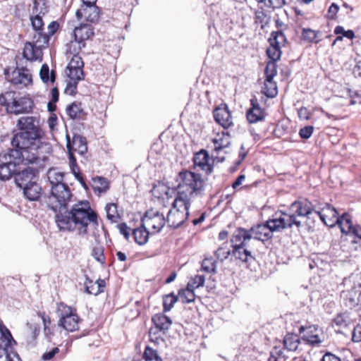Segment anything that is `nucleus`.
<instances>
[{"mask_svg": "<svg viewBox=\"0 0 361 361\" xmlns=\"http://www.w3.org/2000/svg\"><path fill=\"white\" fill-rule=\"evenodd\" d=\"M16 127L18 132L12 138L13 148L9 152L12 161L0 164L1 180H8L16 176L17 164L42 168L47 160L49 145L43 141L44 132L39 119L33 116H23L18 119Z\"/></svg>", "mask_w": 361, "mask_h": 361, "instance_id": "nucleus-1", "label": "nucleus"}, {"mask_svg": "<svg viewBox=\"0 0 361 361\" xmlns=\"http://www.w3.org/2000/svg\"><path fill=\"white\" fill-rule=\"evenodd\" d=\"M55 221L60 230L76 231L80 235L87 234L90 225L99 226V215L87 200L75 203L66 214H56Z\"/></svg>", "mask_w": 361, "mask_h": 361, "instance_id": "nucleus-2", "label": "nucleus"}, {"mask_svg": "<svg viewBox=\"0 0 361 361\" xmlns=\"http://www.w3.org/2000/svg\"><path fill=\"white\" fill-rule=\"evenodd\" d=\"M232 255L235 259L249 265L255 261L250 246V236L245 228H238L232 234L231 238Z\"/></svg>", "mask_w": 361, "mask_h": 361, "instance_id": "nucleus-3", "label": "nucleus"}, {"mask_svg": "<svg viewBox=\"0 0 361 361\" xmlns=\"http://www.w3.org/2000/svg\"><path fill=\"white\" fill-rule=\"evenodd\" d=\"M178 177L180 181L176 197L190 202L192 197L202 194L204 183L200 174L185 171L180 172Z\"/></svg>", "mask_w": 361, "mask_h": 361, "instance_id": "nucleus-4", "label": "nucleus"}, {"mask_svg": "<svg viewBox=\"0 0 361 361\" xmlns=\"http://www.w3.org/2000/svg\"><path fill=\"white\" fill-rule=\"evenodd\" d=\"M0 106H4L8 114L19 115L31 113L35 104L27 97H20L15 91H7L0 94Z\"/></svg>", "mask_w": 361, "mask_h": 361, "instance_id": "nucleus-5", "label": "nucleus"}, {"mask_svg": "<svg viewBox=\"0 0 361 361\" xmlns=\"http://www.w3.org/2000/svg\"><path fill=\"white\" fill-rule=\"evenodd\" d=\"M171 205V207L167 212L166 219L164 216V211L161 212L162 221H164V224L166 223L169 227L177 228L188 219L190 202L176 197Z\"/></svg>", "mask_w": 361, "mask_h": 361, "instance_id": "nucleus-6", "label": "nucleus"}, {"mask_svg": "<svg viewBox=\"0 0 361 361\" xmlns=\"http://www.w3.org/2000/svg\"><path fill=\"white\" fill-rule=\"evenodd\" d=\"M59 326L68 331H75L79 329L80 317L76 308L61 302L57 305Z\"/></svg>", "mask_w": 361, "mask_h": 361, "instance_id": "nucleus-7", "label": "nucleus"}, {"mask_svg": "<svg viewBox=\"0 0 361 361\" xmlns=\"http://www.w3.org/2000/svg\"><path fill=\"white\" fill-rule=\"evenodd\" d=\"M71 191L67 184L51 187V195L47 197V205L54 212L59 213L65 208L72 197Z\"/></svg>", "mask_w": 361, "mask_h": 361, "instance_id": "nucleus-8", "label": "nucleus"}, {"mask_svg": "<svg viewBox=\"0 0 361 361\" xmlns=\"http://www.w3.org/2000/svg\"><path fill=\"white\" fill-rule=\"evenodd\" d=\"M269 223L273 225L272 229L275 232H279L284 229L293 228L295 226L298 231H300L302 226V224L300 219H297L296 216L291 214L288 210L286 212H280L276 213L272 219H269Z\"/></svg>", "mask_w": 361, "mask_h": 361, "instance_id": "nucleus-9", "label": "nucleus"}, {"mask_svg": "<svg viewBox=\"0 0 361 361\" xmlns=\"http://www.w3.org/2000/svg\"><path fill=\"white\" fill-rule=\"evenodd\" d=\"M7 80L12 84L26 87L32 85V75L30 70L25 67L16 68L11 74H6Z\"/></svg>", "mask_w": 361, "mask_h": 361, "instance_id": "nucleus-10", "label": "nucleus"}, {"mask_svg": "<svg viewBox=\"0 0 361 361\" xmlns=\"http://www.w3.org/2000/svg\"><path fill=\"white\" fill-rule=\"evenodd\" d=\"M273 225L269 223V219L267 220L264 224H257L252 226L250 229H246L252 238L258 240L262 242L267 241L273 238V233L275 230L272 229Z\"/></svg>", "mask_w": 361, "mask_h": 361, "instance_id": "nucleus-11", "label": "nucleus"}, {"mask_svg": "<svg viewBox=\"0 0 361 361\" xmlns=\"http://www.w3.org/2000/svg\"><path fill=\"white\" fill-rule=\"evenodd\" d=\"M48 46L42 42H38L33 38V42L25 43L23 49V57L29 61H42L43 56L42 48Z\"/></svg>", "mask_w": 361, "mask_h": 361, "instance_id": "nucleus-12", "label": "nucleus"}, {"mask_svg": "<svg viewBox=\"0 0 361 361\" xmlns=\"http://www.w3.org/2000/svg\"><path fill=\"white\" fill-rule=\"evenodd\" d=\"M288 211L295 215L297 219L300 217L310 218L312 213H315L314 206L307 199L293 202L289 207Z\"/></svg>", "mask_w": 361, "mask_h": 361, "instance_id": "nucleus-13", "label": "nucleus"}, {"mask_svg": "<svg viewBox=\"0 0 361 361\" xmlns=\"http://www.w3.org/2000/svg\"><path fill=\"white\" fill-rule=\"evenodd\" d=\"M319 332H321V331L316 325H310L307 327L301 326L299 328L300 334H302L301 338L305 341L306 343L313 347L319 346L324 341L321 337L322 334H319Z\"/></svg>", "mask_w": 361, "mask_h": 361, "instance_id": "nucleus-14", "label": "nucleus"}, {"mask_svg": "<svg viewBox=\"0 0 361 361\" xmlns=\"http://www.w3.org/2000/svg\"><path fill=\"white\" fill-rule=\"evenodd\" d=\"M151 225L154 228H156V226L151 224V219L148 217V213L147 212L145 216L142 219L140 226L133 229L132 235L136 243L142 245L147 242L149 233L147 231L146 226Z\"/></svg>", "mask_w": 361, "mask_h": 361, "instance_id": "nucleus-15", "label": "nucleus"}, {"mask_svg": "<svg viewBox=\"0 0 361 361\" xmlns=\"http://www.w3.org/2000/svg\"><path fill=\"white\" fill-rule=\"evenodd\" d=\"M213 114L215 121L224 129H228L233 126L231 112L226 104H221L214 109Z\"/></svg>", "mask_w": 361, "mask_h": 361, "instance_id": "nucleus-16", "label": "nucleus"}, {"mask_svg": "<svg viewBox=\"0 0 361 361\" xmlns=\"http://www.w3.org/2000/svg\"><path fill=\"white\" fill-rule=\"evenodd\" d=\"M17 344L16 341L13 338L10 331L4 324L2 321H0V358L6 355L10 348Z\"/></svg>", "mask_w": 361, "mask_h": 361, "instance_id": "nucleus-17", "label": "nucleus"}, {"mask_svg": "<svg viewBox=\"0 0 361 361\" xmlns=\"http://www.w3.org/2000/svg\"><path fill=\"white\" fill-rule=\"evenodd\" d=\"M38 170L32 167H27L16 173L15 182L18 187L21 189L25 186L31 184L37 179Z\"/></svg>", "mask_w": 361, "mask_h": 361, "instance_id": "nucleus-18", "label": "nucleus"}, {"mask_svg": "<svg viewBox=\"0 0 361 361\" xmlns=\"http://www.w3.org/2000/svg\"><path fill=\"white\" fill-rule=\"evenodd\" d=\"M75 15L78 20L85 18L87 21L95 23L99 18V9L94 4H82L78 10H77Z\"/></svg>", "mask_w": 361, "mask_h": 361, "instance_id": "nucleus-19", "label": "nucleus"}, {"mask_svg": "<svg viewBox=\"0 0 361 361\" xmlns=\"http://www.w3.org/2000/svg\"><path fill=\"white\" fill-rule=\"evenodd\" d=\"M74 39L86 46V41L92 39L94 35V27L90 24L82 23L73 30Z\"/></svg>", "mask_w": 361, "mask_h": 361, "instance_id": "nucleus-20", "label": "nucleus"}, {"mask_svg": "<svg viewBox=\"0 0 361 361\" xmlns=\"http://www.w3.org/2000/svg\"><path fill=\"white\" fill-rule=\"evenodd\" d=\"M195 168L209 173L212 171V165L209 164V156L208 152L204 149H201L196 153L193 158Z\"/></svg>", "mask_w": 361, "mask_h": 361, "instance_id": "nucleus-21", "label": "nucleus"}, {"mask_svg": "<svg viewBox=\"0 0 361 361\" xmlns=\"http://www.w3.org/2000/svg\"><path fill=\"white\" fill-rule=\"evenodd\" d=\"M66 112L68 117L74 121H81L87 118V113L82 106L81 102H73L66 108Z\"/></svg>", "mask_w": 361, "mask_h": 361, "instance_id": "nucleus-22", "label": "nucleus"}, {"mask_svg": "<svg viewBox=\"0 0 361 361\" xmlns=\"http://www.w3.org/2000/svg\"><path fill=\"white\" fill-rule=\"evenodd\" d=\"M252 108L247 110L246 117L249 123H254L261 121L265 118L264 110L259 106L257 99L250 100Z\"/></svg>", "mask_w": 361, "mask_h": 361, "instance_id": "nucleus-23", "label": "nucleus"}, {"mask_svg": "<svg viewBox=\"0 0 361 361\" xmlns=\"http://www.w3.org/2000/svg\"><path fill=\"white\" fill-rule=\"evenodd\" d=\"M85 291L88 294L97 295L104 291L106 282L104 279H99L94 281L87 278L85 282Z\"/></svg>", "mask_w": 361, "mask_h": 361, "instance_id": "nucleus-24", "label": "nucleus"}, {"mask_svg": "<svg viewBox=\"0 0 361 361\" xmlns=\"http://www.w3.org/2000/svg\"><path fill=\"white\" fill-rule=\"evenodd\" d=\"M24 196L30 201H37L42 194V187L37 180L22 188Z\"/></svg>", "mask_w": 361, "mask_h": 361, "instance_id": "nucleus-25", "label": "nucleus"}, {"mask_svg": "<svg viewBox=\"0 0 361 361\" xmlns=\"http://www.w3.org/2000/svg\"><path fill=\"white\" fill-rule=\"evenodd\" d=\"M92 187L94 192L100 196L109 190L110 182L104 177L96 176L92 179Z\"/></svg>", "mask_w": 361, "mask_h": 361, "instance_id": "nucleus-26", "label": "nucleus"}, {"mask_svg": "<svg viewBox=\"0 0 361 361\" xmlns=\"http://www.w3.org/2000/svg\"><path fill=\"white\" fill-rule=\"evenodd\" d=\"M335 223L339 225L341 233L346 235L351 233V231L355 226L353 224L350 214L347 213H344L342 216L336 218V220H334L331 225H333Z\"/></svg>", "mask_w": 361, "mask_h": 361, "instance_id": "nucleus-27", "label": "nucleus"}, {"mask_svg": "<svg viewBox=\"0 0 361 361\" xmlns=\"http://www.w3.org/2000/svg\"><path fill=\"white\" fill-rule=\"evenodd\" d=\"M346 305L350 308L361 307V289L354 288L344 295Z\"/></svg>", "mask_w": 361, "mask_h": 361, "instance_id": "nucleus-28", "label": "nucleus"}, {"mask_svg": "<svg viewBox=\"0 0 361 361\" xmlns=\"http://www.w3.org/2000/svg\"><path fill=\"white\" fill-rule=\"evenodd\" d=\"M71 144L72 151L77 152L80 154H84L87 151L86 138L80 135H73Z\"/></svg>", "mask_w": 361, "mask_h": 361, "instance_id": "nucleus-29", "label": "nucleus"}, {"mask_svg": "<svg viewBox=\"0 0 361 361\" xmlns=\"http://www.w3.org/2000/svg\"><path fill=\"white\" fill-rule=\"evenodd\" d=\"M214 143V149L215 152L219 151L227 148L231 144V137L228 133L222 132L221 134H218L217 137L212 140Z\"/></svg>", "mask_w": 361, "mask_h": 361, "instance_id": "nucleus-30", "label": "nucleus"}, {"mask_svg": "<svg viewBox=\"0 0 361 361\" xmlns=\"http://www.w3.org/2000/svg\"><path fill=\"white\" fill-rule=\"evenodd\" d=\"M315 214L326 225H328L327 222L326 221V219L327 217H329L331 221L333 222L334 220H336V218L339 216L337 210L329 204H327L322 211H316Z\"/></svg>", "mask_w": 361, "mask_h": 361, "instance_id": "nucleus-31", "label": "nucleus"}, {"mask_svg": "<svg viewBox=\"0 0 361 361\" xmlns=\"http://www.w3.org/2000/svg\"><path fill=\"white\" fill-rule=\"evenodd\" d=\"M118 204L107 203L105 206L107 219L112 224L118 223L121 219V214L118 210Z\"/></svg>", "mask_w": 361, "mask_h": 361, "instance_id": "nucleus-32", "label": "nucleus"}, {"mask_svg": "<svg viewBox=\"0 0 361 361\" xmlns=\"http://www.w3.org/2000/svg\"><path fill=\"white\" fill-rule=\"evenodd\" d=\"M31 25L33 30L35 31V34L34 35V39H37L40 35H44V23L42 20V18L39 16V14H37L35 16H31L30 18Z\"/></svg>", "mask_w": 361, "mask_h": 361, "instance_id": "nucleus-33", "label": "nucleus"}, {"mask_svg": "<svg viewBox=\"0 0 361 361\" xmlns=\"http://www.w3.org/2000/svg\"><path fill=\"white\" fill-rule=\"evenodd\" d=\"M59 26L58 21L54 20L51 22L47 26V32L44 31V35H40L38 37V40L48 45L50 37L58 31Z\"/></svg>", "mask_w": 361, "mask_h": 361, "instance_id": "nucleus-34", "label": "nucleus"}, {"mask_svg": "<svg viewBox=\"0 0 361 361\" xmlns=\"http://www.w3.org/2000/svg\"><path fill=\"white\" fill-rule=\"evenodd\" d=\"M66 173L58 171L56 169H51L48 171V178L51 187L58 186L61 184H66L64 182V176Z\"/></svg>", "mask_w": 361, "mask_h": 361, "instance_id": "nucleus-35", "label": "nucleus"}, {"mask_svg": "<svg viewBox=\"0 0 361 361\" xmlns=\"http://www.w3.org/2000/svg\"><path fill=\"white\" fill-rule=\"evenodd\" d=\"M300 343V338L293 334H287L283 338L285 348L290 351H295Z\"/></svg>", "mask_w": 361, "mask_h": 361, "instance_id": "nucleus-36", "label": "nucleus"}, {"mask_svg": "<svg viewBox=\"0 0 361 361\" xmlns=\"http://www.w3.org/2000/svg\"><path fill=\"white\" fill-rule=\"evenodd\" d=\"M39 77L43 82L47 83L50 81L53 84L56 81V73L54 70L49 72V66L44 63L39 71Z\"/></svg>", "mask_w": 361, "mask_h": 361, "instance_id": "nucleus-37", "label": "nucleus"}, {"mask_svg": "<svg viewBox=\"0 0 361 361\" xmlns=\"http://www.w3.org/2000/svg\"><path fill=\"white\" fill-rule=\"evenodd\" d=\"M262 92L270 98H274L278 93L277 85L273 79H265Z\"/></svg>", "mask_w": 361, "mask_h": 361, "instance_id": "nucleus-38", "label": "nucleus"}, {"mask_svg": "<svg viewBox=\"0 0 361 361\" xmlns=\"http://www.w3.org/2000/svg\"><path fill=\"white\" fill-rule=\"evenodd\" d=\"M319 31H315L310 28H303L302 30V39L310 43L317 44L321 41V39H318Z\"/></svg>", "mask_w": 361, "mask_h": 361, "instance_id": "nucleus-39", "label": "nucleus"}, {"mask_svg": "<svg viewBox=\"0 0 361 361\" xmlns=\"http://www.w3.org/2000/svg\"><path fill=\"white\" fill-rule=\"evenodd\" d=\"M178 298L183 303H190L195 301V294L193 290L186 286L185 288H182L178 290Z\"/></svg>", "mask_w": 361, "mask_h": 361, "instance_id": "nucleus-40", "label": "nucleus"}, {"mask_svg": "<svg viewBox=\"0 0 361 361\" xmlns=\"http://www.w3.org/2000/svg\"><path fill=\"white\" fill-rule=\"evenodd\" d=\"M269 44H273L275 46L281 47L284 46L286 42V37L283 32L281 30L273 31L269 39Z\"/></svg>", "mask_w": 361, "mask_h": 361, "instance_id": "nucleus-41", "label": "nucleus"}, {"mask_svg": "<svg viewBox=\"0 0 361 361\" xmlns=\"http://www.w3.org/2000/svg\"><path fill=\"white\" fill-rule=\"evenodd\" d=\"M67 75L69 80H72L75 83H78L79 81L84 79L83 68H67Z\"/></svg>", "mask_w": 361, "mask_h": 361, "instance_id": "nucleus-42", "label": "nucleus"}, {"mask_svg": "<svg viewBox=\"0 0 361 361\" xmlns=\"http://www.w3.org/2000/svg\"><path fill=\"white\" fill-rule=\"evenodd\" d=\"M214 255L218 260L223 262L232 255V250H230L228 243H225L214 252Z\"/></svg>", "mask_w": 361, "mask_h": 361, "instance_id": "nucleus-43", "label": "nucleus"}, {"mask_svg": "<svg viewBox=\"0 0 361 361\" xmlns=\"http://www.w3.org/2000/svg\"><path fill=\"white\" fill-rule=\"evenodd\" d=\"M86 46L84 44L79 43L74 39L66 44V54H72L73 56L79 55L81 50Z\"/></svg>", "mask_w": 361, "mask_h": 361, "instance_id": "nucleus-44", "label": "nucleus"}, {"mask_svg": "<svg viewBox=\"0 0 361 361\" xmlns=\"http://www.w3.org/2000/svg\"><path fill=\"white\" fill-rule=\"evenodd\" d=\"M178 297L175 295L173 293L163 296V307L164 312L170 311L174 304L178 301Z\"/></svg>", "mask_w": 361, "mask_h": 361, "instance_id": "nucleus-45", "label": "nucleus"}, {"mask_svg": "<svg viewBox=\"0 0 361 361\" xmlns=\"http://www.w3.org/2000/svg\"><path fill=\"white\" fill-rule=\"evenodd\" d=\"M282 51L281 47L270 44L269 47L267 49V54L270 61H277L281 56Z\"/></svg>", "mask_w": 361, "mask_h": 361, "instance_id": "nucleus-46", "label": "nucleus"}, {"mask_svg": "<svg viewBox=\"0 0 361 361\" xmlns=\"http://www.w3.org/2000/svg\"><path fill=\"white\" fill-rule=\"evenodd\" d=\"M202 269L207 273H216V261L212 257H205L202 262Z\"/></svg>", "mask_w": 361, "mask_h": 361, "instance_id": "nucleus-47", "label": "nucleus"}, {"mask_svg": "<svg viewBox=\"0 0 361 361\" xmlns=\"http://www.w3.org/2000/svg\"><path fill=\"white\" fill-rule=\"evenodd\" d=\"M264 73L266 79H274L277 74L276 61H268L265 68Z\"/></svg>", "mask_w": 361, "mask_h": 361, "instance_id": "nucleus-48", "label": "nucleus"}, {"mask_svg": "<svg viewBox=\"0 0 361 361\" xmlns=\"http://www.w3.org/2000/svg\"><path fill=\"white\" fill-rule=\"evenodd\" d=\"M204 281L205 278L203 275H196L189 281L186 286L195 290V289L203 286Z\"/></svg>", "mask_w": 361, "mask_h": 361, "instance_id": "nucleus-49", "label": "nucleus"}, {"mask_svg": "<svg viewBox=\"0 0 361 361\" xmlns=\"http://www.w3.org/2000/svg\"><path fill=\"white\" fill-rule=\"evenodd\" d=\"M104 252V249L101 245L94 247L92 250V257L102 264H104L106 262V257Z\"/></svg>", "mask_w": 361, "mask_h": 361, "instance_id": "nucleus-50", "label": "nucleus"}, {"mask_svg": "<svg viewBox=\"0 0 361 361\" xmlns=\"http://www.w3.org/2000/svg\"><path fill=\"white\" fill-rule=\"evenodd\" d=\"M33 11L44 14L48 11L47 0H33Z\"/></svg>", "mask_w": 361, "mask_h": 361, "instance_id": "nucleus-51", "label": "nucleus"}, {"mask_svg": "<svg viewBox=\"0 0 361 361\" xmlns=\"http://www.w3.org/2000/svg\"><path fill=\"white\" fill-rule=\"evenodd\" d=\"M157 314L152 317V321L154 323V326L150 328L149 331V340L155 343L158 342V323L157 322Z\"/></svg>", "mask_w": 361, "mask_h": 361, "instance_id": "nucleus-52", "label": "nucleus"}, {"mask_svg": "<svg viewBox=\"0 0 361 361\" xmlns=\"http://www.w3.org/2000/svg\"><path fill=\"white\" fill-rule=\"evenodd\" d=\"M117 228L121 235H123L126 240H128L130 235L133 233V229L127 225L126 223H120L117 225Z\"/></svg>", "mask_w": 361, "mask_h": 361, "instance_id": "nucleus-53", "label": "nucleus"}, {"mask_svg": "<svg viewBox=\"0 0 361 361\" xmlns=\"http://www.w3.org/2000/svg\"><path fill=\"white\" fill-rule=\"evenodd\" d=\"M143 357L145 361H158V353L156 350L147 346L144 352Z\"/></svg>", "mask_w": 361, "mask_h": 361, "instance_id": "nucleus-54", "label": "nucleus"}, {"mask_svg": "<svg viewBox=\"0 0 361 361\" xmlns=\"http://www.w3.org/2000/svg\"><path fill=\"white\" fill-rule=\"evenodd\" d=\"M67 67L68 68H83L84 62L82 57L80 55L73 56Z\"/></svg>", "mask_w": 361, "mask_h": 361, "instance_id": "nucleus-55", "label": "nucleus"}, {"mask_svg": "<svg viewBox=\"0 0 361 361\" xmlns=\"http://www.w3.org/2000/svg\"><path fill=\"white\" fill-rule=\"evenodd\" d=\"M314 128L312 126H307L302 128L299 131V135L302 139L310 138L313 133Z\"/></svg>", "mask_w": 361, "mask_h": 361, "instance_id": "nucleus-56", "label": "nucleus"}, {"mask_svg": "<svg viewBox=\"0 0 361 361\" xmlns=\"http://www.w3.org/2000/svg\"><path fill=\"white\" fill-rule=\"evenodd\" d=\"M60 352L58 347L53 348L51 350L45 352L41 357L43 361H48L54 357V356Z\"/></svg>", "mask_w": 361, "mask_h": 361, "instance_id": "nucleus-57", "label": "nucleus"}, {"mask_svg": "<svg viewBox=\"0 0 361 361\" xmlns=\"http://www.w3.org/2000/svg\"><path fill=\"white\" fill-rule=\"evenodd\" d=\"M172 322L170 317L166 316H159V331L167 330L171 326Z\"/></svg>", "mask_w": 361, "mask_h": 361, "instance_id": "nucleus-58", "label": "nucleus"}, {"mask_svg": "<svg viewBox=\"0 0 361 361\" xmlns=\"http://www.w3.org/2000/svg\"><path fill=\"white\" fill-rule=\"evenodd\" d=\"M338 10L339 6L336 4L332 3L329 7L326 18L330 20L335 19Z\"/></svg>", "mask_w": 361, "mask_h": 361, "instance_id": "nucleus-59", "label": "nucleus"}, {"mask_svg": "<svg viewBox=\"0 0 361 361\" xmlns=\"http://www.w3.org/2000/svg\"><path fill=\"white\" fill-rule=\"evenodd\" d=\"M13 347L10 348V350H8L6 355L9 361H23L20 357L19 355L16 351L14 350Z\"/></svg>", "mask_w": 361, "mask_h": 361, "instance_id": "nucleus-60", "label": "nucleus"}, {"mask_svg": "<svg viewBox=\"0 0 361 361\" xmlns=\"http://www.w3.org/2000/svg\"><path fill=\"white\" fill-rule=\"evenodd\" d=\"M37 315L42 319L44 327L51 326V319L50 317L46 314L45 312H37Z\"/></svg>", "mask_w": 361, "mask_h": 361, "instance_id": "nucleus-61", "label": "nucleus"}, {"mask_svg": "<svg viewBox=\"0 0 361 361\" xmlns=\"http://www.w3.org/2000/svg\"><path fill=\"white\" fill-rule=\"evenodd\" d=\"M77 85L78 83H75L70 80L65 89V92L69 93L70 94H74L76 92Z\"/></svg>", "mask_w": 361, "mask_h": 361, "instance_id": "nucleus-62", "label": "nucleus"}, {"mask_svg": "<svg viewBox=\"0 0 361 361\" xmlns=\"http://www.w3.org/2000/svg\"><path fill=\"white\" fill-rule=\"evenodd\" d=\"M322 361H341V358L334 354L326 352L322 357Z\"/></svg>", "mask_w": 361, "mask_h": 361, "instance_id": "nucleus-63", "label": "nucleus"}, {"mask_svg": "<svg viewBox=\"0 0 361 361\" xmlns=\"http://www.w3.org/2000/svg\"><path fill=\"white\" fill-rule=\"evenodd\" d=\"M58 124V118L56 114H52L48 118V125L51 130H54Z\"/></svg>", "mask_w": 361, "mask_h": 361, "instance_id": "nucleus-64", "label": "nucleus"}]
</instances>
